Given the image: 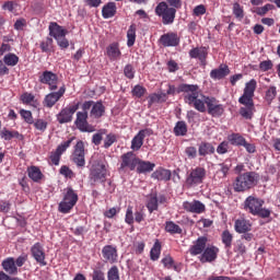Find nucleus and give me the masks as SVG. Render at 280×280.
Here are the masks:
<instances>
[{
	"label": "nucleus",
	"mask_w": 280,
	"mask_h": 280,
	"mask_svg": "<svg viewBox=\"0 0 280 280\" xmlns=\"http://www.w3.org/2000/svg\"><path fill=\"white\" fill-rule=\"evenodd\" d=\"M66 91L67 89L65 86H61L58 92H51L47 94L44 98V106H46V108H54V106H56V103L60 101L62 95H65Z\"/></svg>",
	"instance_id": "obj_14"
},
{
	"label": "nucleus",
	"mask_w": 280,
	"mask_h": 280,
	"mask_svg": "<svg viewBox=\"0 0 280 280\" xmlns=\"http://www.w3.org/2000/svg\"><path fill=\"white\" fill-rule=\"evenodd\" d=\"M84 156V142L78 141L74 147V152L72 153V161L77 164V167H84V165H86Z\"/></svg>",
	"instance_id": "obj_12"
},
{
	"label": "nucleus",
	"mask_w": 280,
	"mask_h": 280,
	"mask_svg": "<svg viewBox=\"0 0 280 280\" xmlns=\"http://www.w3.org/2000/svg\"><path fill=\"white\" fill-rule=\"evenodd\" d=\"M137 40V26L131 24L127 31V46L132 47Z\"/></svg>",
	"instance_id": "obj_31"
},
{
	"label": "nucleus",
	"mask_w": 280,
	"mask_h": 280,
	"mask_svg": "<svg viewBox=\"0 0 280 280\" xmlns=\"http://www.w3.org/2000/svg\"><path fill=\"white\" fill-rule=\"evenodd\" d=\"M92 280H106L104 271H102V269H94L92 273Z\"/></svg>",
	"instance_id": "obj_58"
},
{
	"label": "nucleus",
	"mask_w": 280,
	"mask_h": 280,
	"mask_svg": "<svg viewBox=\"0 0 280 280\" xmlns=\"http://www.w3.org/2000/svg\"><path fill=\"white\" fill-rule=\"evenodd\" d=\"M255 89H257V81H255V79H252L249 82L246 83L243 94L254 97Z\"/></svg>",
	"instance_id": "obj_38"
},
{
	"label": "nucleus",
	"mask_w": 280,
	"mask_h": 280,
	"mask_svg": "<svg viewBox=\"0 0 280 280\" xmlns=\"http://www.w3.org/2000/svg\"><path fill=\"white\" fill-rule=\"evenodd\" d=\"M259 183V174L256 172H246L238 175L234 182V190L248 191Z\"/></svg>",
	"instance_id": "obj_3"
},
{
	"label": "nucleus",
	"mask_w": 280,
	"mask_h": 280,
	"mask_svg": "<svg viewBox=\"0 0 280 280\" xmlns=\"http://www.w3.org/2000/svg\"><path fill=\"white\" fill-rule=\"evenodd\" d=\"M31 253L37 264H40V266H47V262L45 261V252L39 243H36L32 247Z\"/></svg>",
	"instance_id": "obj_21"
},
{
	"label": "nucleus",
	"mask_w": 280,
	"mask_h": 280,
	"mask_svg": "<svg viewBox=\"0 0 280 280\" xmlns=\"http://www.w3.org/2000/svg\"><path fill=\"white\" fill-rule=\"evenodd\" d=\"M162 264L164 266V268H172V266H174V258H172V256H166L162 259Z\"/></svg>",
	"instance_id": "obj_63"
},
{
	"label": "nucleus",
	"mask_w": 280,
	"mask_h": 280,
	"mask_svg": "<svg viewBox=\"0 0 280 280\" xmlns=\"http://www.w3.org/2000/svg\"><path fill=\"white\" fill-rule=\"evenodd\" d=\"M253 229V223H250V220H246L244 218H240L234 223V231L236 233H248Z\"/></svg>",
	"instance_id": "obj_19"
},
{
	"label": "nucleus",
	"mask_w": 280,
	"mask_h": 280,
	"mask_svg": "<svg viewBox=\"0 0 280 280\" xmlns=\"http://www.w3.org/2000/svg\"><path fill=\"white\" fill-rule=\"evenodd\" d=\"M4 63L8 65V67H16L19 65V57L14 54H8L3 58Z\"/></svg>",
	"instance_id": "obj_43"
},
{
	"label": "nucleus",
	"mask_w": 280,
	"mask_h": 280,
	"mask_svg": "<svg viewBox=\"0 0 280 280\" xmlns=\"http://www.w3.org/2000/svg\"><path fill=\"white\" fill-rule=\"evenodd\" d=\"M218 253L220 249L215 246H208L205 248L203 253L201 254L200 261L202 264L215 261L218 259Z\"/></svg>",
	"instance_id": "obj_15"
},
{
	"label": "nucleus",
	"mask_w": 280,
	"mask_h": 280,
	"mask_svg": "<svg viewBox=\"0 0 280 280\" xmlns=\"http://www.w3.org/2000/svg\"><path fill=\"white\" fill-rule=\"evenodd\" d=\"M161 102H167V94L166 93H158V94H152L150 96V106H152V104H159Z\"/></svg>",
	"instance_id": "obj_39"
},
{
	"label": "nucleus",
	"mask_w": 280,
	"mask_h": 280,
	"mask_svg": "<svg viewBox=\"0 0 280 280\" xmlns=\"http://www.w3.org/2000/svg\"><path fill=\"white\" fill-rule=\"evenodd\" d=\"M39 82L42 84H47L49 86V91H56L58 89V75L49 70L42 73Z\"/></svg>",
	"instance_id": "obj_13"
},
{
	"label": "nucleus",
	"mask_w": 280,
	"mask_h": 280,
	"mask_svg": "<svg viewBox=\"0 0 280 280\" xmlns=\"http://www.w3.org/2000/svg\"><path fill=\"white\" fill-rule=\"evenodd\" d=\"M150 257L152 261H156L159 257H161V243H159V241H156L151 248Z\"/></svg>",
	"instance_id": "obj_40"
},
{
	"label": "nucleus",
	"mask_w": 280,
	"mask_h": 280,
	"mask_svg": "<svg viewBox=\"0 0 280 280\" xmlns=\"http://www.w3.org/2000/svg\"><path fill=\"white\" fill-rule=\"evenodd\" d=\"M259 68L261 69V71H269V69H272V61L265 60L260 62Z\"/></svg>",
	"instance_id": "obj_64"
},
{
	"label": "nucleus",
	"mask_w": 280,
	"mask_h": 280,
	"mask_svg": "<svg viewBox=\"0 0 280 280\" xmlns=\"http://www.w3.org/2000/svg\"><path fill=\"white\" fill-rule=\"evenodd\" d=\"M124 73L129 80H132V78H135V70L131 65H127L125 67Z\"/></svg>",
	"instance_id": "obj_62"
},
{
	"label": "nucleus",
	"mask_w": 280,
	"mask_h": 280,
	"mask_svg": "<svg viewBox=\"0 0 280 280\" xmlns=\"http://www.w3.org/2000/svg\"><path fill=\"white\" fill-rule=\"evenodd\" d=\"M174 133L176 137H185L187 135V124L185 121H177L174 127Z\"/></svg>",
	"instance_id": "obj_36"
},
{
	"label": "nucleus",
	"mask_w": 280,
	"mask_h": 280,
	"mask_svg": "<svg viewBox=\"0 0 280 280\" xmlns=\"http://www.w3.org/2000/svg\"><path fill=\"white\" fill-rule=\"evenodd\" d=\"M52 45L54 39L51 37H47L45 40L40 43V49L44 54H49V51H51Z\"/></svg>",
	"instance_id": "obj_45"
},
{
	"label": "nucleus",
	"mask_w": 280,
	"mask_h": 280,
	"mask_svg": "<svg viewBox=\"0 0 280 280\" xmlns=\"http://www.w3.org/2000/svg\"><path fill=\"white\" fill-rule=\"evenodd\" d=\"M228 141L231 143V145L243 147L246 142V139L243 138L240 133H232L228 136Z\"/></svg>",
	"instance_id": "obj_33"
},
{
	"label": "nucleus",
	"mask_w": 280,
	"mask_h": 280,
	"mask_svg": "<svg viewBox=\"0 0 280 280\" xmlns=\"http://www.w3.org/2000/svg\"><path fill=\"white\" fill-rule=\"evenodd\" d=\"M116 141L117 138L115 137V135H107L104 141V148H110V145H113V143H115Z\"/></svg>",
	"instance_id": "obj_61"
},
{
	"label": "nucleus",
	"mask_w": 280,
	"mask_h": 280,
	"mask_svg": "<svg viewBox=\"0 0 280 280\" xmlns=\"http://www.w3.org/2000/svg\"><path fill=\"white\" fill-rule=\"evenodd\" d=\"M117 14V4L115 2H108L102 9L103 19H113Z\"/></svg>",
	"instance_id": "obj_27"
},
{
	"label": "nucleus",
	"mask_w": 280,
	"mask_h": 280,
	"mask_svg": "<svg viewBox=\"0 0 280 280\" xmlns=\"http://www.w3.org/2000/svg\"><path fill=\"white\" fill-rule=\"evenodd\" d=\"M218 154H226L229 152V142L223 141L217 148Z\"/></svg>",
	"instance_id": "obj_59"
},
{
	"label": "nucleus",
	"mask_w": 280,
	"mask_h": 280,
	"mask_svg": "<svg viewBox=\"0 0 280 280\" xmlns=\"http://www.w3.org/2000/svg\"><path fill=\"white\" fill-rule=\"evenodd\" d=\"M147 209L150 213H153V211H156L159 209V197H156V195H151L148 198Z\"/></svg>",
	"instance_id": "obj_34"
},
{
	"label": "nucleus",
	"mask_w": 280,
	"mask_h": 280,
	"mask_svg": "<svg viewBox=\"0 0 280 280\" xmlns=\"http://www.w3.org/2000/svg\"><path fill=\"white\" fill-rule=\"evenodd\" d=\"M108 280H119V269L117 266H113L107 272Z\"/></svg>",
	"instance_id": "obj_48"
},
{
	"label": "nucleus",
	"mask_w": 280,
	"mask_h": 280,
	"mask_svg": "<svg viewBox=\"0 0 280 280\" xmlns=\"http://www.w3.org/2000/svg\"><path fill=\"white\" fill-rule=\"evenodd\" d=\"M137 165H139V158L130 151L121 155V164H120V170H130L131 172H135Z\"/></svg>",
	"instance_id": "obj_11"
},
{
	"label": "nucleus",
	"mask_w": 280,
	"mask_h": 280,
	"mask_svg": "<svg viewBox=\"0 0 280 280\" xmlns=\"http://www.w3.org/2000/svg\"><path fill=\"white\" fill-rule=\"evenodd\" d=\"M215 152V147L209 142H202L199 145V156H207V154H213Z\"/></svg>",
	"instance_id": "obj_32"
},
{
	"label": "nucleus",
	"mask_w": 280,
	"mask_h": 280,
	"mask_svg": "<svg viewBox=\"0 0 280 280\" xmlns=\"http://www.w3.org/2000/svg\"><path fill=\"white\" fill-rule=\"evenodd\" d=\"M106 176H108V170L104 162H95L90 170L91 183H106Z\"/></svg>",
	"instance_id": "obj_5"
},
{
	"label": "nucleus",
	"mask_w": 280,
	"mask_h": 280,
	"mask_svg": "<svg viewBox=\"0 0 280 280\" xmlns=\"http://www.w3.org/2000/svg\"><path fill=\"white\" fill-rule=\"evenodd\" d=\"M277 97V88L276 86H269L265 94V101L267 104H272V100Z\"/></svg>",
	"instance_id": "obj_42"
},
{
	"label": "nucleus",
	"mask_w": 280,
	"mask_h": 280,
	"mask_svg": "<svg viewBox=\"0 0 280 280\" xmlns=\"http://www.w3.org/2000/svg\"><path fill=\"white\" fill-rule=\"evenodd\" d=\"M200 117V114L196 113L195 110H188L186 118L188 120V124H196V119Z\"/></svg>",
	"instance_id": "obj_55"
},
{
	"label": "nucleus",
	"mask_w": 280,
	"mask_h": 280,
	"mask_svg": "<svg viewBox=\"0 0 280 280\" xmlns=\"http://www.w3.org/2000/svg\"><path fill=\"white\" fill-rule=\"evenodd\" d=\"M155 14L162 19L163 25H172L174 19H176V9L166 4V2H160L155 7Z\"/></svg>",
	"instance_id": "obj_4"
},
{
	"label": "nucleus",
	"mask_w": 280,
	"mask_h": 280,
	"mask_svg": "<svg viewBox=\"0 0 280 280\" xmlns=\"http://www.w3.org/2000/svg\"><path fill=\"white\" fill-rule=\"evenodd\" d=\"M265 201L255 196H248L244 201V209L252 215L266 219L270 215V210L264 208Z\"/></svg>",
	"instance_id": "obj_2"
},
{
	"label": "nucleus",
	"mask_w": 280,
	"mask_h": 280,
	"mask_svg": "<svg viewBox=\"0 0 280 280\" xmlns=\"http://www.w3.org/2000/svg\"><path fill=\"white\" fill-rule=\"evenodd\" d=\"M21 117H23L24 121L26 124H34V118L32 117V112L22 109L20 112Z\"/></svg>",
	"instance_id": "obj_52"
},
{
	"label": "nucleus",
	"mask_w": 280,
	"mask_h": 280,
	"mask_svg": "<svg viewBox=\"0 0 280 280\" xmlns=\"http://www.w3.org/2000/svg\"><path fill=\"white\" fill-rule=\"evenodd\" d=\"M59 173L61 174V176H65L66 178H73L74 176L73 171H71V168H69V166L67 165L61 166Z\"/></svg>",
	"instance_id": "obj_53"
},
{
	"label": "nucleus",
	"mask_w": 280,
	"mask_h": 280,
	"mask_svg": "<svg viewBox=\"0 0 280 280\" xmlns=\"http://www.w3.org/2000/svg\"><path fill=\"white\" fill-rule=\"evenodd\" d=\"M273 8V4L268 3L264 7L257 8L256 13L258 14V16H264L265 14H268V12H270V10H272Z\"/></svg>",
	"instance_id": "obj_50"
},
{
	"label": "nucleus",
	"mask_w": 280,
	"mask_h": 280,
	"mask_svg": "<svg viewBox=\"0 0 280 280\" xmlns=\"http://www.w3.org/2000/svg\"><path fill=\"white\" fill-rule=\"evenodd\" d=\"M82 110H91L90 117H93V119H100L101 117H104V113H106V107L104 106L102 101H85L82 104Z\"/></svg>",
	"instance_id": "obj_7"
},
{
	"label": "nucleus",
	"mask_w": 280,
	"mask_h": 280,
	"mask_svg": "<svg viewBox=\"0 0 280 280\" xmlns=\"http://www.w3.org/2000/svg\"><path fill=\"white\" fill-rule=\"evenodd\" d=\"M183 208L185 211H189L190 213H203L205 203L200 202L199 200L185 201L183 203Z\"/></svg>",
	"instance_id": "obj_18"
},
{
	"label": "nucleus",
	"mask_w": 280,
	"mask_h": 280,
	"mask_svg": "<svg viewBox=\"0 0 280 280\" xmlns=\"http://www.w3.org/2000/svg\"><path fill=\"white\" fill-rule=\"evenodd\" d=\"M190 58H198L201 65H206L207 62V50L205 48H194L189 51Z\"/></svg>",
	"instance_id": "obj_28"
},
{
	"label": "nucleus",
	"mask_w": 280,
	"mask_h": 280,
	"mask_svg": "<svg viewBox=\"0 0 280 280\" xmlns=\"http://www.w3.org/2000/svg\"><path fill=\"white\" fill-rule=\"evenodd\" d=\"M125 222L127 224H132V222H135V217L132 214V207L130 206L127 208Z\"/></svg>",
	"instance_id": "obj_60"
},
{
	"label": "nucleus",
	"mask_w": 280,
	"mask_h": 280,
	"mask_svg": "<svg viewBox=\"0 0 280 280\" xmlns=\"http://www.w3.org/2000/svg\"><path fill=\"white\" fill-rule=\"evenodd\" d=\"M206 176L207 171L205 167L197 166L188 173L185 185L188 188L198 187V185H201L202 180H205Z\"/></svg>",
	"instance_id": "obj_6"
},
{
	"label": "nucleus",
	"mask_w": 280,
	"mask_h": 280,
	"mask_svg": "<svg viewBox=\"0 0 280 280\" xmlns=\"http://www.w3.org/2000/svg\"><path fill=\"white\" fill-rule=\"evenodd\" d=\"M106 55L109 60H119V58H121V50L119 49V44L113 43L107 46Z\"/></svg>",
	"instance_id": "obj_25"
},
{
	"label": "nucleus",
	"mask_w": 280,
	"mask_h": 280,
	"mask_svg": "<svg viewBox=\"0 0 280 280\" xmlns=\"http://www.w3.org/2000/svg\"><path fill=\"white\" fill-rule=\"evenodd\" d=\"M160 43L163 45V47H176L178 45V35L175 33H166L161 36Z\"/></svg>",
	"instance_id": "obj_22"
},
{
	"label": "nucleus",
	"mask_w": 280,
	"mask_h": 280,
	"mask_svg": "<svg viewBox=\"0 0 280 280\" xmlns=\"http://www.w3.org/2000/svg\"><path fill=\"white\" fill-rule=\"evenodd\" d=\"M240 104H243V106H255V103L253 102V96L248 94H243L238 98Z\"/></svg>",
	"instance_id": "obj_47"
},
{
	"label": "nucleus",
	"mask_w": 280,
	"mask_h": 280,
	"mask_svg": "<svg viewBox=\"0 0 280 280\" xmlns=\"http://www.w3.org/2000/svg\"><path fill=\"white\" fill-rule=\"evenodd\" d=\"M221 240L225 248H231V246H233V234H231L229 230L222 232Z\"/></svg>",
	"instance_id": "obj_37"
},
{
	"label": "nucleus",
	"mask_w": 280,
	"mask_h": 280,
	"mask_svg": "<svg viewBox=\"0 0 280 280\" xmlns=\"http://www.w3.org/2000/svg\"><path fill=\"white\" fill-rule=\"evenodd\" d=\"M253 110H255V105L241 107L240 115H242L244 119H253Z\"/></svg>",
	"instance_id": "obj_46"
},
{
	"label": "nucleus",
	"mask_w": 280,
	"mask_h": 280,
	"mask_svg": "<svg viewBox=\"0 0 280 280\" xmlns=\"http://www.w3.org/2000/svg\"><path fill=\"white\" fill-rule=\"evenodd\" d=\"M151 176L155 180H170L172 178V172L165 168H158Z\"/></svg>",
	"instance_id": "obj_29"
},
{
	"label": "nucleus",
	"mask_w": 280,
	"mask_h": 280,
	"mask_svg": "<svg viewBox=\"0 0 280 280\" xmlns=\"http://www.w3.org/2000/svg\"><path fill=\"white\" fill-rule=\"evenodd\" d=\"M28 177L34 180V183H38L40 178H43V173L40 172V168L36 166H31L28 170Z\"/></svg>",
	"instance_id": "obj_35"
},
{
	"label": "nucleus",
	"mask_w": 280,
	"mask_h": 280,
	"mask_svg": "<svg viewBox=\"0 0 280 280\" xmlns=\"http://www.w3.org/2000/svg\"><path fill=\"white\" fill-rule=\"evenodd\" d=\"M231 73V70H229V66L221 65L218 69H213L210 72V78L212 80H222L223 78H226Z\"/></svg>",
	"instance_id": "obj_23"
},
{
	"label": "nucleus",
	"mask_w": 280,
	"mask_h": 280,
	"mask_svg": "<svg viewBox=\"0 0 280 280\" xmlns=\"http://www.w3.org/2000/svg\"><path fill=\"white\" fill-rule=\"evenodd\" d=\"M89 112L83 110V112H78L77 113V119L74 121L78 130L81 132H95V127L92 125H89Z\"/></svg>",
	"instance_id": "obj_9"
},
{
	"label": "nucleus",
	"mask_w": 280,
	"mask_h": 280,
	"mask_svg": "<svg viewBox=\"0 0 280 280\" xmlns=\"http://www.w3.org/2000/svg\"><path fill=\"white\" fill-rule=\"evenodd\" d=\"M102 255L105 261L109 264H116L117 261V248L113 245H106L102 249Z\"/></svg>",
	"instance_id": "obj_17"
},
{
	"label": "nucleus",
	"mask_w": 280,
	"mask_h": 280,
	"mask_svg": "<svg viewBox=\"0 0 280 280\" xmlns=\"http://www.w3.org/2000/svg\"><path fill=\"white\" fill-rule=\"evenodd\" d=\"M1 137L5 141H10L11 139H14V137H19V132L18 131H10V130L3 129L1 131Z\"/></svg>",
	"instance_id": "obj_49"
},
{
	"label": "nucleus",
	"mask_w": 280,
	"mask_h": 280,
	"mask_svg": "<svg viewBox=\"0 0 280 280\" xmlns=\"http://www.w3.org/2000/svg\"><path fill=\"white\" fill-rule=\"evenodd\" d=\"M78 108H80V103H75L61 109V112L57 115V121H59V124H69L73 121V115H75Z\"/></svg>",
	"instance_id": "obj_10"
},
{
	"label": "nucleus",
	"mask_w": 280,
	"mask_h": 280,
	"mask_svg": "<svg viewBox=\"0 0 280 280\" xmlns=\"http://www.w3.org/2000/svg\"><path fill=\"white\" fill-rule=\"evenodd\" d=\"M165 231H167V233H172V234L183 233V229H180V226L178 224H176L172 221L166 222Z\"/></svg>",
	"instance_id": "obj_41"
},
{
	"label": "nucleus",
	"mask_w": 280,
	"mask_h": 280,
	"mask_svg": "<svg viewBox=\"0 0 280 280\" xmlns=\"http://www.w3.org/2000/svg\"><path fill=\"white\" fill-rule=\"evenodd\" d=\"M180 93H185L184 100L189 106H194L199 113H206L212 117H222L224 115V105L220 104L215 97H209L200 94L198 85L182 84ZM206 104V106H205Z\"/></svg>",
	"instance_id": "obj_1"
},
{
	"label": "nucleus",
	"mask_w": 280,
	"mask_h": 280,
	"mask_svg": "<svg viewBox=\"0 0 280 280\" xmlns=\"http://www.w3.org/2000/svg\"><path fill=\"white\" fill-rule=\"evenodd\" d=\"M154 167H155L154 163L139 160L137 172L138 174H145L148 172H152Z\"/></svg>",
	"instance_id": "obj_30"
},
{
	"label": "nucleus",
	"mask_w": 280,
	"mask_h": 280,
	"mask_svg": "<svg viewBox=\"0 0 280 280\" xmlns=\"http://www.w3.org/2000/svg\"><path fill=\"white\" fill-rule=\"evenodd\" d=\"M207 242H209V238H207V236H201L197 238V241L189 249L190 255H202V253H205V249L207 248Z\"/></svg>",
	"instance_id": "obj_16"
},
{
	"label": "nucleus",
	"mask_w": 280,
	"mask_h": 280,
	"mask_svg": "<svg viewBox=\"0 0 280 280\" xmlns=\"http://www.w3.org/2000/svg\"><path fill=\"white\" fill-rule=\"evenodd\" d=\"M57 45L60 47V49H67L69 47V39L67 38V35H63L56 39Z\"/></svg>",
	"instance_id": "obj_54"
},
{
	"label": "nucleus",
	"mask_w": 280,
	"mask_h": 280,
	"mask_svg": "<svg viewBox=\"0 0 280 280\" xmlns=\"http://www.w3.org/2000/svg\"><path fill=\"white\" fill-rule=\"evenodd\" d=\"M34 126H35L36 130H40L42 132H45L47 130V121H45L43 119H37L34 122Z\"/></svg>",
	"instance_id": "obj_57"
},
{
	"label": "nucleus",
	"mask_w": 280,
	"mask_h": 280,
	"mask_svg": "<svg viewBox=\"0 0 280 280\" xmlns=\"http://www.w3.org/2000/svg\"><path fill=\"white\" fill-rule=\"evenodd\" d=\"M2 268L8 275H19V268H16V262L12 257L2 261Z\"/></svg>",
	"instance_id": "obj_26"
},
{
	"label": "nucleus",
	"mask_w": 280,
	"mask_h": 280,
	"mask_svg": "<svg viewBox=\"0 0 280 280\" xmlns=\"http://www.w3.org/2000/svg\"><path fill=\"white\" fill-rule=\"evenodd\" d=\"M78 202V194H75L71 188H68L63 200L59 203L60 213H69L75 207Z\"/></svg>",
	"instance_id": "obj_8"
},
{
	"label": "nucleus",
	"mask_w": 280,
	"mask_h": 280,
	"mask_svg": "<svg viewBox=\"0 0 280 280\" xmlns=\"http://www.w3.org/2000/svg\"><path fill=\"white\" fill-rule=\"evenodd\" d=\"M232 10H233V14H234L235 19H238L240 21H242V19H244V7H241L240 2H234Z\"/></svg>",
	"instance_id": "obj_44"
},
{
	"label": "nucleus",
	"mask_w": 280,
	"mask_h": 280,
	"mask_svg": "<svg viewBox=\"0 0 280 280\" xmlns=\"http://www.w3.org/2000/svg\"><path fill=\"white\" fill-rule=\"evenodd\" d=\"M72 141H73V138L67 140V141H65V142L61 143V144H59V145L57 147L56 152H58L59 154L62 155L65 152H67V148H69V147L71 145Z\"/></svg>",
	"instance_id": "obj_51"
},
{
	"label": "nucleus",
	"mask_w": 280,
	"mask_h": 280,
	"mask_svg": "<svg viewBox=\"0 0 280 280\" xmlns=\"http://www.w3.org/2000/svg\"><path fill=\"white\" fill-rule=\"evenodd\" d=\"M150 136V129H142L138 132V135L131 140V150H141L143 145V139Z\"/></svg>",
	"instance_id": "obj_20"
},
{
	"label": "nucleus",
	"mask_w": 280,
	"mask_h": 280,
	"mask_svg": "<svg viewBox=\"0 0 280 280\" xmlns=\"http://www.w3.org/2000/svg\"><path fill=\"white\" fill-rule=\"evenodd\" d=\"M132 95H135V97H143V95H145V88L136 85L132 90Z\"/></svg>",
	"instance_id": "obj_56"
},
{
	"label": "nucleus",
	"mask_w": 280,
	"mask_h": 280,
	"mask_svg": "<svg viewBox=\"0 0 280 280\" xmlns=\"http://www.w3.org/2000/svg\"><path fill=\"white\" fill-rule=\"evenodd\" d=\"M49 36H52V38L57 40L62 36H67V30L62 28V26L58 25V23L51 22L49 25Z\"/></svg>",
	"instance_id": "obj_24"
}]
</instances>
